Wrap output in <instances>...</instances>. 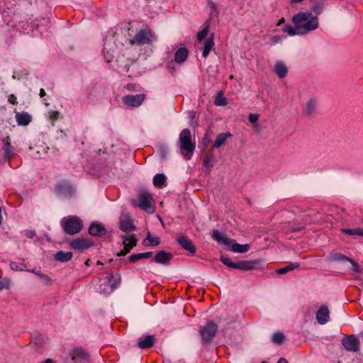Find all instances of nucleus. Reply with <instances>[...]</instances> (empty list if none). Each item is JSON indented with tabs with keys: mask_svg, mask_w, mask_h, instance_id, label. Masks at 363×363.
I'll return each mask as SVG.
<instances>
[{
	"mask_svg": "<svg viewBox=\"0 0 363 363\" xmlns=\"http://www.w3.org/2000/svg\"><path fill=\"white\" fill-rule=\"evenodd\" d=\"M153 255L152 252H141L138 253V260L143 259H149L152 257Z\"/></svg>",
	"mask_w": 363,
	"mask_h": 363,
	"instance_id": "nucleus-50",
	"label": "nucleus"
},
{
	"mask_svg": "<svg viewBox=\"0 0 363 363\" xmlns=\"http://www.w3.org/2000/svg\"><path fill=\"white\" fill-rule=\"evenodd\" d=\"M124 88L127 89L128 91H134L135 89V84H128Z\"/></svg>",
	"mask_w": 363,
	"mask_h": 363,
	"instance_id": "nucleus-56",
	"label": "nucleus"
},
{
	"mask_svg": "<svg viewBox=\"0 0 363 363\" xmlns=\"http://www.w3.org/2000/svg\"><path fill=\"white\" fill-rule=\"evenodd\" d=\"M316 110V100L311 99L303 108V113L305 116H311Z\"/></svg>",
	"mask_w": 363,
	"mask_h": 363,
	"instance_id": "nucleus-25",
	"label": "nucleus"
},
{
	"mask_svg": "<svg viewBox=\"0 0 363 363\" xmlns=\"http://www.w3.org/2000/svg\"><path fill=\"white\" fill-rule=\"evenodd\" d=\"M323 8L324 4L323 3L316 2L312 6L311 10L315 14V16L318 17L322 13Z\"/></svg>",
	"mask_w": 363,
	"mask_h": 363,
	"instance_id": "nucleus-44",
	"label": "nucleus"
},
{
	"mask_svg": "<svg viewBox=\"0 0 363 363\" xmlns=\"http://www.w3.org/2000/svg\"><path fill=\"white\" fill-rule=\"evenodd\" d=\"M135 43H136V35H135V36H134V38H132V39H130V43L131 45H134Z\"/></svg>",
	"mask_w": 363,
	"mask_h": 363,
	"instance_id": "nucleus-63",
	"label": "nucleus"
},
{
	"mask_svg": "<svg viewBox=\"0 0 363 363\" xmlns=\"http://www.w3.org/2000/svg\"><path fill=\"white\" fill-rule=\"evenodd\" d=\"M220 262L231 269H239L241 271H250L256 269L258 268V264L260 262V259L254 260H240L238 262H233L231 259L224 255L220 257Z\"/></svg>",
	"mask_w": 363,
	"mask_h": 363,
	"instance_id": "nucleus-3",
	"label": "nucleus"
},
{
	"mask_svg": "<svg viewBox=\"0 0 363 363\" xmlns=\"http://www.w3.org/2000/svg\"><path fill=\"white\" fill-rule=\"evenodd\" d=\"M35 344L41 345L43 343V338L41 337H37L35 341Z\"/></svg>",
	"mask_w": 363,
	"mask_h": 363,
	"instance_id": "nucleus-57",
	"label": "nucleus"
},
{
	"mask_svg": "<svg viewBox=\"0 0 363 363\" xmlns=\"http://www.w3.org/2000/svg\"><path fill=\"white\" fill-rule=\"evenodd\" d=\"M8 101L13 105L18 104L16 96L14 94H10L9 96Z\"/></svg>",
	"mask_w": 363,
	"mask_h": 363,
	"instance_id": "nucleus-52",
	"label": "nucleus"
},
{
	"mask_svg": "<svg viewBox=\"0 0 363 363\" xmlns=\"http://www.w3.org/2000/svg\"><path fill=\"white\" fill-rule=\"evenodd\" d=\"M64 363H90V355L82 347H77L64 357Z\"/></svg>",
	"mask_w": 363,
	"mask_h": 363,
	"instance_id": "nucleus-6",
	"label": "nucleus"
},
{
	"mask_svg": "<svg viewBox=\"0 0 363 363\" xmlns=\"http://www.w3.org/2000/svg\"><path fill=\"white\" fill-rule=\"evenodd\" d=\"M88 232L91 236L101 238L107 233V230L101 223L94 221L90 224Z\"/></svg>",
	"mask_w": 363,
	"mask_h": 363,
	"instance_id": "nucleus-16",
	"label": "nucleus"
},
{
	"mask_svg": "<svg viewBox=\"0 0 363 363\" xmlns=\"http://www.w3.org/2000/svg\"><path fill=\"white\" fill-rule=\"evenodd\" d=\"M167 181V177L164 174H157L153 178V183L155 186H162Z\"/></svg>",
	"mask_w": 363,
	"mask_h": 363,
	"instance_id": "nucleus-37",
	"label": "nucleus"
},
{
	"mask_svg": "<svg viewBox=\"0 0 363 363\" xmlns=\"http://www.w3.org/2000/svg\"><path fill=\"white\" fill-rule=\"evenodd\" d=\"M235 321V320L234 319L233 317H228V313L225 312L220 315L219 323H221L222 322H223L226 325H229L232 323H234Z\"/></svg>",
	"mask_w": 363,
	"mask_h": 363,
	"instance_id": "nucleus-45",
	"label": "nucleus"
},
{
	"mask_svg": "<svg viewBox=\"0 0 363 363\" xmlns=\"http://www.w3.org/2000/svg\"><path fill=\"white\" fill-rule=\"evenodd\" d=\"M213 46H214V34L212 33L208 37V38L206 40V41L204 43L203 50V52H202V57L203 58H206L208 56L209 52Z\"/></svg>",
	"mask_w": 363,
	"mask_h": 363,
	"instance_id": "nucleus-30",
	"label": "nucleus"
},
{
	"mask_svg": "<svg viewBox=\"0 0 363 363\" xmlns=\"http://www.w3.org/2000/svg\"><path fill=\"white\" fill-rule=\"evenodd\" d=\"M14 112L16 113V120L18 125L26 126L31 122L32 116L28 112H17L16 110Z\"/></svg>",
	"mask_w": 363,
	"mask_h": 363,
	"instance_id": "nucleus-21",
	"label": "nucleus"
},
{
	"mask_svg": "<svg viewBox=\"0 0 363 363\" xmlns=\"http://www.w3.org/2000/svg\"><path fill=\"white\" fill-rule=\"evenodd\" d=\"M11 285V279L7 277H0V291L9 289Z\"/></svg>",
	"mask_w": 363,
	"mask_h": 363,
	"instance_id": "nucleus-46",
	"label": "nucleus"
},
{
	"mask_svg": "<svg viewBox=\"0 0 363 363\" xmlns=\"http://www.w3.org/2000/svg\"><path fill=\"white\" fill-rule=\"evenodd\" d=\"M209 31V23L208 21H206L203 25V28L201 31L197 33V39L199 42L203 41L206 35H208Z\"/></svg>",
	"mask_w": 363,
	"mask_h": 363,
	"instance_id": "nucleus-35",
	"label": "nucleus"
},
{
	"mask_svg": "<svg viewBox=\"0 0 363 363\" xmlns=\"http://www.w3.org/2000/svg\"><path fill=\"white\" fill-rule=\"evenodd\" d=\"M214 104L218 106H225L227 104V99L223 96L222 91L217 93Z\"/></svg>",
	"mask_w": 363,
	"mask_h": 363,
	"instance_id": "nucleus-41",
	"label": "nucleus"
},
{
	"mask_svg": "<svg viewBox=\"0 0 363 363\" xmlns=\"http://www.w3.org/2000/svg\"><path fill=\"white\" fill-rule=\"evenodd\" d=\"M277 363H288V361L285 358H280Z\"/></svg>",
	"mask_w": 363,
	"mask_h": 363,
	"instance_id": "nucleus-61",
	"label": "nucleus"
},
{
	"mask_svg": "<svg viewBox=\"0 0 363 363\" xmlns=\"http://www.w3.org/2000/svg\"><path fill=\"white\" fill-rule=\"evenodd\" d=\"M73 257L72 252H65L62 250L57 252L53 255V258L55 261L65 263L70 261Z\"/></svg>",
	"mask_w": 363,
	"mask_h": 363,
	"instance_id": "nucleus-24",
	"label": "nucleus"
},
{
	"mask_svg": "<svg viewBox=\"0 0 363 363\" xmlns=\"http://www.w3.org/2000/svg\"><path fill=\"white\" fill-rule=\"evenodd\" d=\"M217 330V324L213 320L208 321L203 328L200 330L202 344L205 345H210L213 337L216 336Z\"/></svg>",
	"mask_w": 363,
	"mask_h": 363,
	"instance_id": "nucleus-8",
	"label": "nucleus"
},
{
	"mask_svg": "<svg viewBox=\"0 0 363 363\" xmlns=\"http://www.w3.org/2000/svg\"><path fill=\"white\" fill-rule=\"evenodd\" d=\"M128 260L129 262H136V253H133L129 257H128Z\"/></svg>",
	"mask_w": 363,
	"mask_h": 363,
	"instance_id": "nucleus-55",
	"label": "nucleus"
},
{
	"mask_svg": "<svg viewBox=\"0 0 363 363\" xmlns=\"http://www.w3.org/2000/svg\"><path fill=\"white\" fill-rule=\"evenodd\" d=\"M28 272L35 274L44 285L50 286L52 284V281L48 275L43 274L39 271H35V269L28 270Z\"/></svg>",
	"mask_w": 363,
	"mask_h": 363,
	"instance_id": "nucleus-33",
	"label": "nucleus"
},
{
	"mask_svg": "<svg viewBox=\"0 0 363 363\" xmlns=\"http://www.w3.org/2000/svg\"><path fill=\"white\" fill-rule=\"evenodd\" d=\"M189 51L186 48H179L174 55V60L177 64L184 62L188 57Z\"/></svg>",
	"mask_w": 363,
	"mask_h": 363,
	"instance_id": "nucleus-29",
	"label": "nucleus"
},
{
	"mask_svg": "<svg viewBox=\"0 0 363 363\" xmlns=\"http://www.w3.org/2000/svg\"><path fill=\"white\" fill-rule=\"evenodd\" d=\"M155 338L154 335H145L140 338L138 342V347L141 349L152 347L155 345Z\"/></svg>",
	"mask_w": 363,
	"mask_h": 363,
	"instance_id": "nucleus-23",
	"label": "nucleus"
},
{
	"mask_svg": "<svg viewBox=\"0 0 363 363\" xmlns=\"http://www.w3.org/2000/svg\"><path fill=\"white\" fill-rule=\"evenodd\" d=\"M330 317V312L328 306L323 305L320 307L316 313V320L317 322L320 325L325 324Z\"/></svg>",
	"mask_w": 363,
	"mask_h": 363,
	"instance_id": "nucleus-19",
	"label": "nucleus"
},
{
	"mask_svg": "<svg viewBox=\"0 0 363 363\" xmlns=\"http://www.w3.org/2000/svg\"><path fill=\"white\" fill-rule=\"evenodd\" d=\"M159 152L161 157L166 159L168 154V149L165 145H160L159 147Z\"/></svg>",
	"mask_w": 363,
	"mask_h": 363,
	"instance_id": "nucleus-49",
	"label": "nucleus"
},
{
	"mask_svg": "<svg viewBox=\"0 0 363 363\" xmlns=\"http://www.w3.org/2000/svg\"><path fill=\"white\" fill-rule=\"evenodd\" d=\"M347 262L351 263V264H352V270L354 273H359L361 272L360 266H359V264L356 261H354V259L350 258V260H347Z\"/></svg>",
	"mask_w": 363,
	"mask_h": 363,
	"instance_id": "nucleus-48",
	"label": "nucleus"
},
{
	"mask_svg": "<svg viewBox=\"0 0 363 363\" xmlns=\"http://www.w3.org/2000/svg\"><path fill=\"white\" fill-rule=\"evenodd\" d=\"M328 261L343 263L350 260V257L337 252H332L328 256Z\"/></svg>",
	"mask_w": 363,
	"mask_h": 363,
	"instance_id": "nucleus-27",
	"label": "nucleus"
},
{
	"mask_svg": "<svg viewBox=\"0 0 363 363\" xmlns=\"http://www.w3.org/2000/svg\"><path fill=\"white\" fill-rule=\"evenodd\" d=\"M285 340V335L283 333L278 331L273 334L272 341L277 345H282Z\"/></svg>",
	"mask_w": 363,
	"mask_h": 363,
	"instance_id": "nucleus-40",
	"label": "nucleus"
},
{
	"mask_svg": "<svg viewBox=\"0 0 363 363\" xmlns=\"http://www.w3.org/2000/svg\"><path fill=\"white\" fill-rule=\"evenodd\" d=\"M60 225L65 233L69 235L79 233L84 227L83 221L77 216L64 217L60 221Z\"/></svg>",
	"mask_w": 363,
	"mask_h": 363,
	"instance_id": "nucleus-2",
	"label": "nucleus"
},
{
	"mask_svg": "<svg viewBox=\"0 0 363 363\" xmlns=\"http://www.w3.org/2000/svg\"><path fill=\"white\" fill-rule=\"evenodd\" d=\"M214 156L207 155L203 160V167L206 169L205 172H210L213 167Z\"/></svg>",
	"mask_w": 363,
	"mask_h": 363,
	"instance_id": "nucleus-38",
	"label": "nucleus"
},
{
	"mask_svg": "<svg viewBox=\"0 0 363 363\" xmlns=\"http://www.w3.org/2000/svg\"><path fill=\"white\" fill-rule=\"evenodd\" d=\"M258 118H259V115L255 114V113H250L249 115V118H248L249 121L252 123L257 122L258 121Z\"/></svg>",
	"mask_w": 363,
	"mask_h": 363,
	"instance_id": "nucleus-53",
	"label": "nucleus"
},
{
	"mask_svg": "<svg viewBox=\"0 0 363 363\" xmlns=\"http://www.w3.org/2000/svg\"><path fill=\"white\" fill-rule=\"evenodd\" d=\"M211 236L213 239L215 240L217 242L223 244L225 246H230L233 242V240L223 235L218 230L216 229L213 230Z\"/></svg>",
	"mask_w": 363,
	"mask_h": 363,
	"instance_id": "nucleus-20",
	"label": "nucleus"
},
{
	"mask_svg": "<svg viewBox=\"0 0 363 363\" xmlns=\"http://www.w3.org/2000/svg\"><path fill=\"white\" fill-rule=\"evenodd\" d=\"M73 192V186L67 181L60 182L55 186V193L59 196H71Z\"/></svg>",
	"mask_w": 363,
	"mask_h": 363,
	"instance_id": "nucleus-15",
	"label": "nucleus"
},
{
	"mask_svg": "<svg viewBox=\"0 0 363 363\" xmlns=\"http://www.w3.org/2000/svg\"><path fill=\"white\" fill-rule=\"evenodd\" d=\"M233 243L231 245L230 250L236 253H245L249 251L250 249V245L245 244L242 245L238 243L233 240Z\"/></svg>",
	"mask_w": 363,
	"mask_h": 363,
	"instance_id": "nucleus-32",
	"label": "nucleus"
},
{
	"mask_svg": "<svg viewBox=\"0 0 363 363\" xmlns=\"http://www.w3.org/2000/svg\"><path fill=\"white\" fill-rule=\"evenodd\" d=\"M299 267H300V263H298V262L291 263V264H288L287 266L278 269L277 273L279 274H284L290 271L298 269Z\"/></svg>",
	"mask_w": 363,
	"mask_h": 363,
	"instance_id": "nucleus-36",
	"label": "nucleus"
},
{
	"mask_svg": "<svg viewBox=\"0 0 363 363\" xmlns=\"http://www.w3.org/2000/svg\"><path fill=\"white\" fill-rule=\"evenodd\" d=\"M123 103L130 107H136V96L126 95L123 98Z\"/></svg>",
	"mask_w": 363,
	"mask_h": 363,
	"instance_id": "nucleus-42",
	"label": "nucleus"
},
{
	"mask_svg": "<svg viewBox=\"0 0 363 363\" xmlns=\"http://www.w3.org/2000/svg\"><path fill=\"white\" fill-rule=\"evenodd\" d=\"M40 149L44 154H48V151L50 150V148L49 147H40Z\"/></svg>",
	"mask_w": 363,
	"mask_h": 363,
	"instance_id": "nucleus-58",
	"label": "nucleus"
},
{
	"mask_svg": "<svg viewBox=\"0 0 363 363\" xmlns=\"http://www.w3.org/2000/svg\"><path fill=\"white\" fill-rule=\"evenodd\" d=\"M294 16H299V18H302L300 26L308 27V30L303 32L302 35H306L318 28V18L317 16H313L311 12H298Z\"/></svg>",
	"mask_w": 363,
	"mask_h": 363,
	"instance_id": "nucleus-7",
	"label": "nucleus"
},
{
	"mask_svg": "<svg viewBox=\"0 0 363 363\" xmlns=\"http://www.w3.org/2000/svg\"><path fill=\"white\" fill-rule=\"evenodd\" d=\"M43 363H53V360L50 358H48L45 359Z\"/></svg>",
	"mask_w": 363,
	"mask_h": 363,
	"instance_id": "nucleus-64",
	"label": "nucleus"
},
{
	"mask_svg": "<svg viewBox=\"0 0 363 363\" xmlns=\"http://www.w3.org/2000/svg\"><path fill=\"white\" fill-rule=\"evenodd\" d=\"M279 41V38L277 36H273L272 37V42L274 43H277Z\"/></svg>",
	"mask_w": 363,
	"mask_h": 363,
	"instance_id": "nucleus-60",
	"label": "nucleus"
},
{
	"mask_svg": "<svg viewBox=\"0 0 363 363\" xmlns=\"http://www.w3.org/2000/svg\"><path fill=\"white\" fill-rule=\"evenodd\" d=\"M173 259V255L171 252H167L164 250H160L157 252L154 257V261L160 264L167 265Z\"/></svg>",
	"mask_w": 363,
	"mask_h": 363,
	"instance_id": "nucleus-18",
	"label": "nucleus"
},
{
	"mask_svg": "<svg viewBox=\"0 0 363 363\" xmlns=\"http://www.w3.org/2000/svg\"><path fill=\"white\" fill-rule=\"evenodd\" d=\"M24 235L28 238H33L35 235V230H26L24 233Z\"/></svg>",
	"mask_w": 363,
	"mask_h": 363,
	"instance_id": "nucleus-51",
	"label": "nucleus"
},
{
	"mask_svg": "<svg viewBox=\"0 0 363 363\" xmlns=\"http://www.w3.org/2000/svg\"><path fill=\"white\" fill-rule=\"evenodd\" d=\"M179 143L181 152L187 160H189L195 150V144L191 142V134L189 129L185 128L181 131Z\"/></svg>",
	"mask_w": 363,
	"mask_h": 363,
	"instance_id": "nucleus-4",
	"label": "nucleus"
},
{
	"mask_svg": "<svg viewBox=\"0 0 363 363\" xmlns=\"http://www.w3.org/2000/svg\"><path fill=\"white\" fill-rule=\"evenodd\" d=\"M39 95H40V98H43L46 95V93H45L44 89H40Z\"/></svg>",
	"mask_w": 363,
	"mask_h": 363,
	"instance_id": "nucleus-59",
	"label": "nucleus"
},
{
	"mask_svg": "<svg viewBox=\"0 0 363 363\" xmlns=\"http://www.w3.org/2000/svg\"><path fill=\"white\" fill-rule=\"evenodd\" d=\"M342 344L350 352H357L359 349V340L353 335L342 338Z\"/></svg>",
	"mask_w": 363,
	"mask_h": 363,
	"instance_id": "nucleus-11",
	"label": "nucleus"
},
{
	"mask_svg": "<svg viewBox=\"0 0 363 363\" xmlns=\"http://www.w3.org/2000/svg\"><path fill=\"white\" fill-rule=\"evenodd\" d=\"M131 204H132V206H133L134 208H136V204H137L136 199H133L131 200Z\"/></svg>",
	"mask_w": 363,
	"mask_h": 363,
	"instance_id": "nucleus-62",
	"label": "nucleus"
},
{
	"mask_svg": "<svg viewBox=\"0 0 363 363\" xmlns=\"http://www.w3.org/2000/svg\"><path fill=\"white\" fill-rule=\"evenodd\" d=\"M157 37L150 27L145 25L138 30V52L140 57L145 60L152 53L153 43Z\"/></svg>",
	"mask_w": 363,
	"mask_h": 363,
	"instance_id": "nucleus-1",
	"label": "nucleus"
},
{
	"mask_svg": "<svg viewBox=\"0 0 363 363\" xmlns=\"http://www.w3.org/2000/svg\"><path fill=\"white\" fill-rule=\"evenodd\" d=\"M274 72L280 79L286 77L288 69L282 61H277L274 65Z\"/></svg>",
	"mask_w": 363,
	"mask_h": 363,
	"instance_id": "nucleus-26",
	"label": "nucleus"
},
{
	"mask_svg": "<svg viewBox=\"0 0 363 363\" xmlns=\"http://www.w3.org/2000/svg\"><path fill=\"white\" fill-rule=\"evenodd\" d=\"M120 281L121 277L118 274L116 276L110 275L108 277V280L105 281V284L100 286V290L109 294L117 287Z\"/></svg>",
	"mask_w": 363,
	"mask_h": 363,
	"instance_id": "nucleus-12",
	"label": "nucleus"
},
{
	"mask_svg": "<svg viewBox=\"0 0 363 363\" xmlns=\"http://www.w3.org/2000/svg\"><path fill=\"white\" fill-rule=\"evenodd\" d=\"M50 119L52 121V124L54 125L55 122L58 120L60 113L57 111H52L50 113Z\"/></svg>",
	"mask_w": 363,
	"mask_h": 363,
	"instance_id": "nucleus-47",
	"label": "nucleus"
},
{
	"mask_svg": "<svg viewBox=\"0 0 363 363\" xmlns=\"http://www.w3.org/2000/svg\"><path fill=\"white\" fill-rule=\"evenodd\" d=\"M341 232L347 234L348 235H356L363 237V228H341Z\"/></svg>",
	"mask_w": 363,
	"mask_h": 363,
	"instance_id": "nucleus-34",
	"label": "nucleus"
},
{
	"mask_svg": "<svg viewBox=\"0 0 363 363\" xmlns=\"http://www.w3.org/2000/svg\"><path fill=\"white\" fill-rule=\"evenodd\" d=\"M177 243L186 251L194 255L196 252V247L193 242L187 236H181L177 239Z\"/></svg>",
	"mask_w": 363,
	"mask_h": 363,
	"instance_id": "nucleus-17",
	"label": "nucleus"
},
{
	"mask_svg": "<svg viewBox=\"0 0 363 363\" xmlns=\"http://www.w3.org/2000/svg\"><path fill=\"white\" fill-rule=\"evenodd\" d=\"M120 229L123 232H129L135 229L133 220L128 213L122 212L119 223Z\"/></svg>",
	"mask_w": 363,
	"mask_h": 363,
	"instance_id": "nucleus-14",
	"label": "nucleus"
},
{
	"mask_svg": "<svg viewBox=\"0 0 363 363\" xmlns=\"http://www.w3.org/2000/svg\"><path fill=\"white\" fill-rule=\"evenodd\" d=\"M161 242L160 238L159 237H152L150 232H148L147 234L146 238L143 240L142 244L143 245L147 247V246H157L160 245Z\"/></svg>",
	"mask_w": 363,
	"mask_h": 363,
	"instance_id": "nucleus-28",
	"label": "nucleus"
},
{
	"mask_svg": "<svg viewBox=\"0 0 363 363\" xmlns=\"http://www.w3.org/2000/svg\"><path fill=\"white\" fill-rule=\"evenodd\" d=\"M123 248L118 253V256H125L130 250L136 246V238L134 235H123Z\"/></svg>",
	"mask_w": 363,
	"mask_h": 363,
	"instance_id": "nucleus-13",
	"label": "nucleus"
},
{
	"mask_svg": "<svg viewBox=\"0 0 363 363\" xmlns=\"http://www.w3.org/2000/svg\"><path fill=\"white\" fill-rule=\"evenodd\" d=\"M231 136V133L228 132L219 133L217 135L216 140L214 141L213 148H218L221 147L225 143L227 139Z\"/></svg>",
	"mask_w": 363,
	"mask_h": 363,
	"instance_id": "nucleus-31",
	"label": "nucleus"
},
{
	"mask_svg": "<svg viewBox=\"0 0 363 363\" xmlns=\"http://www.w3.org/2000/svg\"><path fill=\"white\" fill-rule=\"evenodd\" d=\"M306 223H298L296 226L288 225L286 227V232L296 233L303 230L306 228Z\"/></svg>",
	"mask_w": 363,
	"mask_h": 363,
	"instance_id": "nucleus-43",
	"label": "nucleus"
},
{
	"mask_svg": "<svg viewBox=\"0 0 363 363\" xmlns=\"http://www.w3.org/2000/svg\"><path fill=\"white\" fill-rule=\"evenodd\" d=\"M145 99V94H138V107L140 106Z\"/></svg>",
	"mask_w": 363,
	"mask_h": 363,
	"instance_id": "nucleus-54",
	"label": "nucleus"
},
{
	"mask_svg": "<svg viewBox=\"0 0 363 363\" xmlns=\"http://www.w3.org/2000/svg\"><path fill=\"white\" fill-rule=\"evenodd\" d=\"M138 207L149 214L155 212V201L149 191H140L138 198Z\"/></svg>",
	"mask_w": 363,
	"mask_h": 363,
	"instance_id": "nucleus-5",
	"label": "nucleus"
},
{
	"mask_svg": "<svg viewBox=\"0 0 363 363\" xmlns=\"http://www.w3.org/2000/svg\"><path fill=\"white\" fill-rule=\"evenodd\" d=\"M10 267L12 270L16 272H28L26 265L23 262H11Z\"/></svg>",
	"mask_w": 363,
	"mask_h": 363,
	"instance_id": "nucleus-39",
	"label": "nucleus"
},
{
	"mask_svg": "<svg viewBox=\"0 0 363 363\" xmlns=\"http://www.w3.org/2000/svg\"><path fill=\"white\" fill-rule=\"evenodd\" d=\"M302 18L299 16H293L292 22L294 27L289 24H284L282 27V31L288 33L290 36L302 35L303 32L308 30V27L300 26V23Z\"/></svg>",
	"mask_w": 363,
	"mask_h": 363,
	"instance_id": "nucleus-9",
	"label": "nucleus"
},
{
	"mask_svg": "<svg viewBox=\"0 0 363 363\" xmlns=\"http://www.w3.org/2000/svg\"><path fill=\"white\" fill-rule=\"evenodd\" d=\"M4 142V155H3V160L4 162H9L11 160V157L13 155V152H12V146L10 141V138L8 136L3 139Z\"/></svg>",
	"mask_w": 363,
	"mask_h": 363,
	"instance_id": "nucleus-22",
	"label": "nucleus"
},
{
	"mask_svg": "<svg viewBox=\"0 0 363 363\" xmlns=\"http://www.w3.org/2000/svg\"><path fill=\"white\" fill-rule=\"evenodd\" d=\"M71 249L84 252L94 245V242L87 238H77L68 242Z\"/></svg>",
	"mask_w": 363,
	"mask_h": 363,
	"instance_id": "nucleus-10",
	"label": "nucleus"
}]
</instances>
